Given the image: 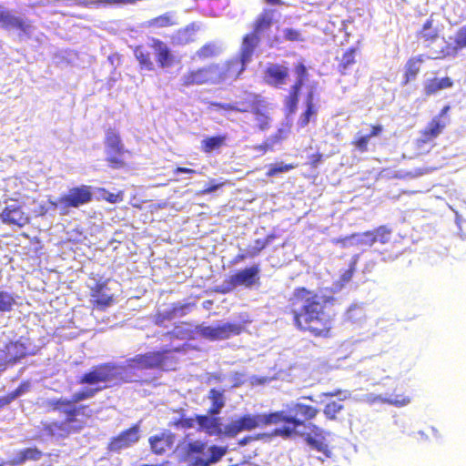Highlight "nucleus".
Returning <instances> with one entry per match:
<instances>
[{
    "mask_svg": "<svg viewBox=\"0 0 466 466\" xmlns=\"http://www.w3.org/2000/svg\"><path fill=\"white\" fill-rule=\"evenodd\" d=\"M319 410L299 401H290L284 409L269 413L244 414L238 418L241 431H252L269 425H278L273 433L282 439L303 438L306 443L317 451L327 453L326 432L311 421Z\"/></svg>",
    "mask_w": 466,
    "mask_h": 466,
    "instance_id": "1",
    "label": "nucleus"
},
{
    "mask_svg": "<svg viewBox=\"0 0 466 466\" xmlns=\"http://www.w3.org/2000/svg\"><path fill=\"white\" fill-rule=\"evenodd\" d=\"M334 300L332 296H319L305 287H298L287 309L298 330L317 339H328L332 335L333 318L326 311V307Z\"/></svg>",
    "mask_w": 466,
    "mask_h": 466,
    "instance_id": "2",
    "label": "nucleus"
},
{
    "mask_svg": "<svg viewBox=\"0 0 466 466\" xmlns=\"http://www.w3.org/2000/svg\"><path fill=\"white\" fill-rule=\"evenodd\" d=\"M104 144L107 166L112 169H123L127 167L128 165L125 160V155L130 154V152L126 149L119 131L114 127L107 128L106 130Z\"/></svg>",
    "mask_w": 466,
    "mask_h": 466,
    "instance_id": "3",
    "label": "nucleus"
},
{
    "mask_svg": "<svg viewBox=\"0 0 466 466\" xmlns=\"http://www.w3.org/2000/svg\"><path fill=\"white\" fill-rule=\"evenodd\" d=\"M172 350H163L137 354L126 360V368L128 370H165L172 363L170 356Z\"/></svg>",
    "mask_w": 466,
    "mask_h": 466,
    "instance_id": "4",
    "label": "nucleus"
},
{
    "mask_svg": "<svg viewBox=\"0 0 466 466\" xmlns=\"http://www.w3.org/2000/svg\"><path fill=\"white\" fill-rule=\"evenodd\" d=\"M246 63L238 56L225 61L223 64H210L212 84L219 85L237 80L246 69Z\"/></svg>",
    "mask_w": 466,
    "mask_h": 466,
    "instance_id": "5",
    "label": "nucleus"
},
{
    "mask_svg": "<svg viewBox=\"0 0 466 466\" xmlns=\"http://www.w3.org/2000/svg\"><path fill=\"white\" fill-rule=\"evenodd\" d=\"M259 271L258 265H252L242 270H238L227 278L221 286L215 289V291L220 294H227L238 286L244 285L246 287H252L259 280Z\"/></svg>",
    "mask_w": 466,
    "mask_h": 466,
    "instance_id": "6",
    "label": "nucleus"
},
{
    "mask_svg": "<svg viewBox=\"0 0 466 466\" xmlns=\"http://www.w3.org/2000/svg\"><path fill=\"white\" fill-rule=\"evenodd\" d=\"M116 366L110 362L94 366L89 371L83 374L77 380L78 384L97 385L106 384L116 377Z\"/></svg>",
    "mask_w": 466,
    "mask_h": 466,
    "instance_id": "7",
    "label": "nucleus"
},
{
    "mask_svg": "<svg viewBox=\"0 0 466 466\" xmlns=\"http://www.w3.org/2000/svg\"><path fill=\"white\" fill-rule=\"evenodd\" d=\"M92 198L93 193L91 187L82 185L70 188L66 194L58 198L57 203L63 209H65V214L70 208H78L89 203L92 200Z\"/></svg>",
    "mask_w": 466,
    "mask_h": 466,
    "instance_id": "8",
    "label": "nucleus"
},
{
    "mask_svg": "<svg viewBox=\"0 0 466 466\" xmlns=\"http://www.w3.org/2000/svg\"><path fill=\"white\" fill-rule=\"evenodd\" d=\"M212 68L213 67H209V65H208L187 70L179 78V87L185 89L193 86H203L207 84H212Z\"/></svg>",
    "mask_w": 466,
    "mask_h": 466,
    "instance_id": "9",
    "label": "nucleus"
},
{
    "mask_svg": "<svg viewBox=\"0 0 466 466\" xmlns=\"http://www.w3.org/2000/svg\"><path fill=\"white\" fill-rule=\"evenodd\" d=\"M243 327L238 323H225L216 327L205 326L199 329L200 335L209 340L227 339L242 332Z\"/></svg>",
    "mask_w": 466,
    "mask_h": 466,
    "instance_id": "10",
    "label": "nucleus"
},
{
    "mask_svg": "<svg viewBox=\"0 0 466 466\" xmlns=\"http://www.w3.org/2000/svg\"><path fill=\"white\" fill-rule=\"evenodd\" d=\"M150 47L154 51L156 62L159 68L166 69L175 66L176 56L164 41L153 37L151 38Z\"/></svg>",
    "mask_w": 466,
    "mask_h": 466,
    "instance_id": "11",
    "label": "nucleus"
},
{
    "mask_svg": "<svg viewBox=\"0 0 466 466\" xmlns=\"http://www.w3.org/2000/svg\"><path fill=\"white\" fill-rule=\"evenodd\" d=\"M106 281L96 282L90 289L91 303L95 309L105 310L114 304V295L110 294Z\"/></svg>",
    "mask_w": 466,
    "mask_h": 466,
    "instance_id": "12",
    "label": "nucleus"
},
{
    "mask_svg": "<svg viewBox=\"0 0 466 466\" xmlns=\"http://www.w3.org/2000/svg\"><path fill=\"white\" fill-rule=\"evenodd\" d=\"M4 224L23 228L29 224L30 218L18 204L7 205L0 213Z\"/></svg>",
    "mask_w": 466,
    "mask_h": 466,
    "instance_id": "13",
    "label": "nucleus"
},
{
    "mask_svg": "<svg viewBox=\"0 0 466 466\" xmlns=\"http://www.w3.org/2000/svg\"><path fill=\"white\" fill-rule=\"evenodd\" d=\"M139 440V427L133 425L127 430L123 431L117 436L112 438L109 442L111 451H120L126 449Z\"/></svg>",
    "mask_w": 466,
    "mask_h": 466,
    "instance_id": "14",
    "label": "nucleus"
},
{
    "mask_svg": "<svg viewBox=\"0 0 466 466\" xmlns=\"http://www.w3.org/2000/svg\"><path fill=\"white\" fill-rule=\"evenodd\" d=\"M0 26L5 30L16 29L25 35H29L31 30L30 23L15 16L9 10L0 7Z\"/></svg>",
    "mask_w": 466,
    "mask_h": 466,
    "instance_id": "15",
    "label": "nucleus"
},
{
    "mask_svg": "<svg viewBox=\"0 0 466 466\" xmlns=\"http://www.w3.org/2000/svg\"><path fill=\"white\" fill-rule=\"evenodd\" d=\"M176 435L168 431L151 436L148 440L153 453L162 455L173 448Z\"/></svg>",
    "mask_w": 466,
    "mask_h": 466,
    "instance_id": "16",
    "label": "nucleus"
},
{
    "mask_svg": "<svg viewBox=\"0 0 466 466\" xmlns=\"http://www.w3.org/2000/svg\"><path fill=\"white\" fill-rule=\"evenodd\" d=\"M289 76V70L280 64H270L264 72L265 81L273 86H280L287 83Z\"/></svg>",
    "mask_w": 466,
    "mask_h": 466,
    "instance_id": "17",
    "label": "nucleus"
},
{
    "mask_svg": "<svg viewBox=\"0 0 466 466\" xmlns=\"http://www.w3.org/2000/svg\"><path fill=\"white\" fill-rule=\"evenodd\" d=\"M251 114L253 115L255 127L258 130L264 132L271 128L273 119L264 99L261 98L258 101Z\"/></svg>",
    "mask_w": 466,
    "mask_h": 466,
    "instance_id": "18",
    "label": "nucleus"
},
{
    "mask_svg": "<svg viewBox=\"0 0 466 466\" xmlns=\"http://www.w3.org/2000/svg\"><path fill=\"white\" fill-rule=\"evenodd\" d=\"M424 55H417L410 57L404 66L401 86H407L414 81L420 73V66L424 62Z\"/></svg>",
    "mask_w": 466,
    "mask_h": 466,
    "instance_id": "19",
    "label": "nucleus"
},
{
    "mask_svg": "<svg viewBox=\"0 0 466 466\" xmlns=\"http://www.w3.org/2000/svg\"><path fill=\"white\" fill-rule=\"evenodd\" d=\"M198 30L199 26L196 23L179 28L171 36L172 43L177 46H186L192 43L196 40Z\"/></svg>",
    "mask_w": 466,
    "mask_h": 466,
    "instance_id": "20",
    "label": "nucleus"
},
{
    "mask_svg": "<svg viewBox=\"0 0 466 466\" xmlns=\"http://www.w3.org/2000/svg\"><path fill=\"white\" fill-rule=\"evenodd\" d=\"M260 42V36L256 33L250 32L243 36L241 49L238 56L246 64L251 60L255 49Z\"/></svg>",
    "mask_w": 466,
    "mask_h": 466,
    "instance_id": "21",
    "label": "nucleus"
},
{
    "mask_svg": "<svg viewBox=\"0 0 466 466\" xmlns=\"http://www.w3.org/2000/svg\"><path fill=\"white\" fill-rule=\"evenodd\" d=\"M43 457V452L37 447H28L17 452V454L6 463L10 466H19L28 461H38Z\"/></svg>",
    "mask_w": 466,
    "mask_h": 466,
    "instance_id": "22",
    "label": "nucleus"
},
{
    "mask_svg": "<svg viewBox=\"0 0 466 466\" xmlns=\"http://www.w3.org/2000/svg\"><path fill=\"white\" fill-rule=\"evenodd\" d=\"M275 10L266 8L256 17L253 22L252 32L258 36L270 29L274 23Z\"/></svg>",
    "mask_w": 466,
    "mask_h": 466,
    "instance_id": "23",
    "label": "nucleus"
},
{
    "mask_svg": "<svg viewBox=\"0 0 466 466\" xmlns=\"http://www.w3.org/2000/svg\"><path fill=\"white\" fill-rule=\"evenodd\" d=\"M440 32L437 27L433 25V19L428 18L422 25L421 28L417 31L416 36L421 40L426 46H431L439 38Z\"/></svg>",
    "mask_w": 466,
    "mask_h": 466,
    "instance_id": "24",
    "label": "nucleus"
},
{
    "mask_svg": "<svg viewBox=\"0 0 466 466\" xmlns=\"http://www.w3.org/2000/svg\"><path fill=\"white\" fill-rule=\"evenodd\" d=\"M5 353L8 362L15 363L27 355V347L20 340L9 341L5 345Z\"/></svg>",
    "mask_w": 466,
    "mask_h": 466,
    "instance_id": "25",
    "label": "nucleus"
},
{
    "mask_svg": "<svg viewBox=\"0 0 466 466\" xmlns=\"http://www.w3.org/2000/svg\"><path fill=\"white\" fill-rule=\"evenodd\" d=\"M209 452L208 458L197 457L194 460V466H210L218 462L228 452L227 446L212 445L208 449Z\"/></svg>",
    "mask_w": 466,
    "mask_h": 466,
    "instance_id": "26",
    "label": "nucleus"
},
{
    "mask_svg": "<svg viewBox=\"0 0 466 466\" xmlns=\"http://www.w3.org/2000/svg\"><path fill=\"white\" fill-rule=\"evenodd\" d=\"M356 54L357 48L352 46L348 48L338 59L337 70L340 75L346 76L350 73L352 66L357 63Z\"/></svg>",
    "mask_w": 466,
    "mask_h": 466,
    "instance_id": "27",
    "label": "nucleus"
},
{
    "mask_svg": "<svg viewBox=\"0 0 466 466\" xmlns=\"http://www.w3.org/2000/svg\"><path fill=\"white\" fill-rule=\"evenodd\" d=\"M453 84V80L449 76L442 78L433 77L425 83L424 93L427 96H430L435 95L440 90L452 87Z\"/></svg>",
    "mask_w": 466,
    "mask_h": 466,
    "instance_id": "28",
    "label": "nucleus"
},
{
    "mask_svg": "<svg viewBox=\"0 0 466 466\" xmlns=\"http://www.w3.org/2000/svg\"><path fill=\"white\" fill-rule=\"evenodd\" d=\"M133 54L137 60L141 70H155V64L151 58V54L143 45L134 46Z\"/></svg>",
    "mask_w": 466,
    "mask_h": 466,
    "instance_id": "29",
    "label": "nucleus"
},
{
    "mask_svg": "<svg viewBox=\"0 0 466 466\" xmlns=\"http://www.w3.org/2000/svg\"><path fill=\"white\" fill-rule=\"evenodd\" d=\"M228 136L226 134L207 137L201 141V151L205 154H210L218 151L222 147L226 146Z\"/></svg>",
    "mask_w": 466,
    "mask_h": 466,
    "instance_id": "30",
    "label": "nucleus"
},
{
    "mask_svg": "<svg viewBox=\"0 0 466 466\" xmlns=\"http://www.w3.org/2000/svg\"><path fill=\"white\" fill-rule=\"evenodd\" d=\"M261 96L258 94L246 92L243 97L234 103L236 112L238 113H252L253 108L257 106Z\"/></svg>",
    "mask_w": 466,
    "mask_h": 466,
    "instance_id": "31",
    "label": "nucleus"
},
{
    "mask_svg": "<svg viewBox=\"0 0 466 466\" xmlns=\"http://www.w3.org/2000/svg\"><path fill=\"white\" fill-rule=\"evenodd\" d=\"M446 123L433 117L427 125V127L421 131L422 141L424 143L430 142L436 138L445 128Z\"/></svg>",
    "mask_w": 466,
    "mask_h": 466,
    "instance_id": "32",
    "label": "nucleus"
},
{
    "mask_svg": "<svg viewBox=\"0 0 466 466\" xmlns=\"http://www.w3.org/2000/svg\"><path fill=\"white\" fill-rule=\"evenodd\" d=\"M382 130L383 127L381 125H372L368 135L356 137L351 141V145L361 153L367 152L370 138L380 135Z\"/></svg>",
    "mask_w": 466,
    "mask_h": 466,
    "instance_id": "33",
    "label": "nucleus"
},
{
    "mask_svg": "<svg viewBox=\"0 0 466 466\" xmlns=\"http://www.w3.org/2000/svg\"><path fill=\"white\" fill-rule=\"evenodd\" d=\"M455 46H445L440 51V55L436 58H445L451 55H456L458 49L466 48V27L458 30L455 40Z\"/></svg>",
    "mask_w": 466,
    "mask_h": 466,
    "instance_id": "34",
    "label": "nucleus"
},
{
    "mask_svg": "<svg viewBox=\"0 0 466 466\" xmlns=\"http://www.w3.org/2000/svg\"><path fill=\"white\" fill-rule=\"evenodd\" d=\"M208 399L211 401V405L208 409V414H218L221 409L225 406L224 390H217L215 388L211 389L208 391Z\"/></svg>",
    "mask_w": 466,
    "mask_h": 466,
    "instance_id": "35",
    "label": "nucleus"
},
{
    "mask_svg": "<svg viewBox=\"0 0 466 466\" xmlns=\"http://www.w3.org/2000/svg\"><path fill=\"white\" fill-rule=\"evenodd\" d=\"M221 49L217 42H208L200 46L195 53L198 59L204 61L217 56Z\"/></svg>",
    "mask_w": 466,
    "mask_h": 466,
    "instance_id": "36",
    "label": "nucleus"
},
{
    "mask_svg": "<svg viewBox=\"0 0 466 466\" xmlns=\"http://www.w3.org/2000/svg\"><path fill=\"white\" fill-rule=\"evenodd\" d=\"M317 114V108L313 103V93L309 92L306 97V110L300 115L298 125L305 127L310 121V118Z\"/></svg>",
    "mask_w": 466,
    "mask_h": 466,
    "instance_id": "37",
    "label": "nucleus"
},
{
    "mask_svg": "<svg viewBox=\"0 0 466 466\" xmlns=\"http://www.w3.org/2000/svg\"><path fill=\"white\" fill-rule=\"evenodd\" d=\"M300 90L291 86L289 95L284 99V106L289 115H293L297 111Z\"/></svg>",
    "mask_w": 466,
    "mask_h": 466,
    "instance_id": "38",
    "label": "nucleus"
},
{
    "mask_svg": "<svg viewBox=\"0 0 466 466\" xmlns=\"http://www.w3.org/2000/svg\"><path fill=\"white\" fill-rule=\"evenodd\" d=\"M276 238L277 236L275 234L270 233L264 238L255 239L254 245L248 247L249 255H252L253 258L258 256Z\"/></svg>",
    "mask_w": 466,
    "mask_h": 466,
    "instance_id": "39",
    "label": "nucleus"
},
{
    "mask_svg": "<svg viewBox=\"0 0 466 466\" xmlns=\"http://www.w3.org/2000/svg\"><path fill=\"white\" fill-rule=\"evenodd\" d=\"M97 192L99 193V196L97 197L98 200H104L110 204L120 203L124 200L125 194L123 190H119L116 193H112L105 187H98Z\"/></svg>",
    "mask_w": 466,
    "mask_h": 466,
    "instance_id": "40",
    "label": "nucleus"
},
{
    "mask_svg": "<svg viewBox=\"0 0 466 466\" xmlns=\"http://www.w3.org/2000/svg\"><path fill=\"white\" fill-rule=\"evenodd\" d=\"M86 406H79L76 407L74 404L66 405V407L63 409L62 412L66 415V420L64 422H66V425H70L76 421V416L80 413V411L84 409H86Z\"/></svg>",
    "mask_w": 466,
    "mask_h": 466,
    "instance_id": "41",
    "label": "nucleus"
},
{
    "mask_svg": "<svg viewBox=\"0 0 466 466\" xmlns=\"http://www.w3.org/2000/svg\"><path fill=\"white\" fill-rule=\"evenodd\" d=\"M175 25L172 16L166 13L148 21V26L154 28L168 27Z\"/></svg>",
    "mask_w": 466,
    "mask_h": 466,
    "instance_id": "42",
    "label": "nucleus"
},
{
    "mask_svg": "<svg viewBox=\"0 0 466 466\" xmlns=\"http://www.w3.org/2000/svg\"><path fill=\"white\" fill-rule=\"evenodd\" d=\"M106 387V385H105L103 387H97L95 389L81 390L74 393L71 400H69V401H72V404H74V403H77L79 401L90 399V398L94 397L97 391L101 390L102 389H105Z\"/></svg>",
    "mask_w": 466,
    "mask_h": 466,
    "instance_id": "43",
    "label": "nucleus"
},
{
    "mask_svg": "<svg viewBox=\"0 0 466 466\" xmlns=\"http://www.w3.org/2000/svg\"><path fill=\"white\" fill-rule=\"evenodd\" d=\"M181 414L179 419L174 420L169 422V426L173 428L181 429H191L194 427L195 420L193 418H187L184 416V410L178 409L176 410Z\"/></svg>",
    "mask_w": 466,
    "mask_h": 466,
    "instance_id": "44",
    "label": "nucleus"
},
{
    "mask_svg": "<svg viewBox=\"0 0 466 466\" xmlns=\"http://www.w3.org/2000/svg\"><path fill=\"white\" fill-rule=\"evenodd\" d=\"M15 304V298L6 291H0V312H9Z\"/></svg>",
    "mask_w": 466,
    "mask_h": 466,
    "instance_id": "45",
    "label": "nucleus"
},
{
    "mask_svg": "<svg viewBox=\"0 0 466 466\" xmlns=\"http://www.w3.org/2000/svg\"><path fill=\"white\" fill-rule=\"evenodd\" d=\"M68 425L64 421H52L44 426L45 431H46L50 435H55L56 433H65L69 434L70 431L68 430Z\"/></svg>",
    "mask_w": 466,
    "mask_h": 466,
    "instance_id": "46",
    "label": "nucleus"
},
{
    "mask_svg": "<svg viewBox=\"0 0 466 466\" xmlns=\"http://www.w3.org/2000/svg\"><path fill=\"white\" fill-rule=\"evenodd\" d=\"M343 410V405L338 401H330L329 402L323 410V413L326 418L329 420H335L337 414Z\"/></svg>",
    "mask_w": 466,
    "mask_h": 466,
    "instance_id": "47",
    "label": "nucleus"
},
{
    "mask_svg": "<svg viewBox=\"0 0 466 466\" xmlns=\"http://www.w3.org/2000/svg\"><path fill=\"white\" fill-rule=\"evenodd\" d=\"M376 242L387 244L390 239L391 230L386 226H380L373 229Z\"/></svg>",
    "mask_w": 466,
    "mask_h": 466,
    "instance_id": "48",
    "label": "nucleus"
},
{
    "mask_svg": "<svg viewBox=\"0 0 466 466\" xmlns=\"http://www.w3.org/2000/svg\"><path fill=\"white\" fill-rule=\"evenodd\" d=\"M72 404V401H69V400L66 399H55V400H49L46 402V406L48 410V411H61L66 407V405Z\"/></svg>",
    "mask_w": 466,
    "mask_h": 466,
    "instance_id": "49",
    "label": "nucleus"
},
{
    "mask_svg": "<svg viewBox=\"0 0 466 466\" xmlns=\"http://www.w3.org/2000/svg\"><path fill=\"white\" fill-rule=\"evenodd\" d=\"M241 428L238 420H234L225 425L223 429V435L226 437L233 438L241 432Z\"/></svg>",
    "mask_w": 466,
    "mask_h": 466,
    "instance_id": "50",
    "label": "nucleus"
},
{
    "mask_svg": "<svg viewBox=\"0 0 466 466\" xmlns=\"http://www.w3.org/2000/svg\"><path fill=\"white\" fill-rule=\"evenodd\" d=\"M207 450V443L201 441H194L187 443V453L188 455L201 454Z\"/></svg>",
    "mask_w": 466,
    "mask_h": 466,
    "instance_id": "51",
    "label": "nucleus"
},
{
    "mask_svg": "<svg viewBox=\"0 0 466 466\" xmlns=\"http://www.w3.org/2000/svg\"><path fill=\"white\" fill-rule=\"evenodd\" d=\"M295 167V166L293 164H275V165H270L268 167V169L266 173V176L270 177H273V176H276L277 174L279 173H283V172H287V171H289L291 169H293Z\"/></svg>",
    "mask_w": 466,
    "mask_h": 466,
    "instance_id": "52",
    "label": "nucleus"
},
{
    "mask_svg": "<svg viewBox=\"0 0 466 466\" xmlns=\"http://www.w3.org/2000/svg\"><path fill=\"white\" fill-rule=\"evenodd\" d=\"M283 38L289 42H302L304 37L299 30L295 28H285L283 30Z\"/></svg>",
    "mask_w": 466,
    "mask_h": 466,
    "instance_id": "53",
    "label": "nucleus"
},
{
    "mask_svg": "<svg viewBox=\"0 0 466 466\" xmlns=\"http://www.w3.org/2000/svg\"><path fill=\"white\" fill-rule=\"evenodd\" d=\"M210 106L217 111L223 112L225 115L230 112H236L234 103L211 102Z\"/></svg>",
    "mask_w": 466,
    "mask_h": 466,
    "instance_id": "54",
    "label": "nucleus"
},
{
    "mask_svg": "<svg viewBox=\"0 0 466 466\" xmlns=\"http://www.w3.org/2000/svg\"><path fill=\"white\" fill-rule=\"evenodd\" d=\"M29 389V383L28 382H21L19 386L12 392H9L7 395L8 399H10V401L12 402L15 400L17 397L26 392Z\"/></svg>",
    "mask_w": 466,
    "mask_h": 466,
    "instance_id": "55",
    "label": "nucleus"
},
{
    "mask_svg": "<svg viewBox=\"0 0 466 466\" xmlns=\"http://www.w3.org/2000/svg\"><path fill=\"white\" fill-rule=\"evenodd\" d=\"M211 419L212 417H209L208 415H196L194 420L198 422L201 429H204L207 431L209 430V425L211 423H215V420Z\"/></svg>",
    "mask_w": 466,
    "mask_h": 466,
    "instance_id": "56",
    "label": "nucleus"
},
{
    "mask_svg": "<svg viewBox=\"0 0 466 466\" xmlns=\"http://www.w3.org/2000/svg\"><path fill=\"white\" fill-rule=\"evenodd\" d=\"M294 71L297 76V78L303 79V80L308 79V76H309L308 69L302 62H299L295 65Z\"/></svg>",
    "mask_w": 466,
    "mask_h": 466,
    "instance_id": "57",
    "label": "nucleus"
},
{
    "mask_svg": "<svg viewBox=\"0 0 466 466\" xmlns=\"http://www.w3.org/2000/svg\"><path fill=\"white\" fill-rule=\"evenodd\" d=\"M360 243L369 247L373 246L376 243V238L373 230H368L361 234Z\"/></svg>",
    "mask_w": 466,
    "mask_h": 466,
    "instance_id": "58",
    "label": "nucleus"
},
{
    "mask_svg": "<svg viewBox=\"0 0 466 466\" xmlns=\"http://www.w3.org/2000/svg\"><path fill=\"white\" fill-rule=\"evenodd\" d=\"M211 420H215V423L209 425V430L207 431V433L209 435H222L223 430L221 429L219 419L212 417Z\"/></svg>",
    "mask_w": 466,
    "mask_h": 466,
    "instance_id": "59",
    "label": "nucleus"
},
{
    "mask_svg": "<svg viewBox=\"0 0 466 466\" xmlns=\"http://www.w3.org/2000/svg\"><path fill=\"white\" fill-rule=\"evenodd\" d=\"M176 310L177 309L175 308H173L170 310L158 313L157 316V322H163L165 320L172 319L174 318L175 314H176Z\"/></svg>",
    "mask_w": 466,
    "mask_h": 466,
    "instance_id": "60",
    "label": "nucleus"
},
{
    "mask_svg": "<svg viewBox=\"0 0 466 466\" xmlns=\"http://www.w3.org/2000/svg\"><path fill=\"white\" fill-rule=\"evenodd\" d=\"M309 164L310 165V167H316L322 161L323 156H322V154L317 152V153L310 155L309 157Z\"/></svg>",
    "mask_w": 466,
    "mask_h": 466,
    "instance_id": "61",
    "label": "nucleus"
},
{
    "mask_svg": "<svg viewBox=\"0 0 466 466\" xmlns=\"http://www.w3.org/2000/svg\"><path fill=\"white\" fill-rule=\"evenodd\" d=\"M253 258L252 255H249V250L248 248H247L246 249V252L244 253H239L238 254L235 258H234V262L238 263V262H240V261H243L247 258Z\"/></svg>",
    "mask_w": 466,
    "mask_h": 466,
    "instance_id": "62",
    "label": "nucleus"
},
{
    "mask_svg": "<svg viewBox=\"0 0 466 466\" xmlns=\"http://www.w3.org/2000/svg\"><path fill=\"white\" fill-rule=\"evenodd\" d=\"M255 148L262 153H266L267 151L272 150V145L265 141L262 144L256 146Z\"/></svg>",
    "mask_w": 466,
    "mask_h": 466,
    "instance_id": "63",
    "label": "nucleus"
},
{
    "mask_svg": "<svg viewBox=\"0 0 466 466\" xmlns=\"http://www.w3.org/2000/svg\"><path fill=\"white\" fill-rule=\"evenodd\" d=\"M221 186V184H212L205 188H203L199 194L201 195H207V194H209L211 192H214L216 191L219 187Z\"/></svg>",
    "mask_w": 466,
    "mask_h": 466,
    "instance_id": "64",
    "label": "nucleus"
}]
</instances>
